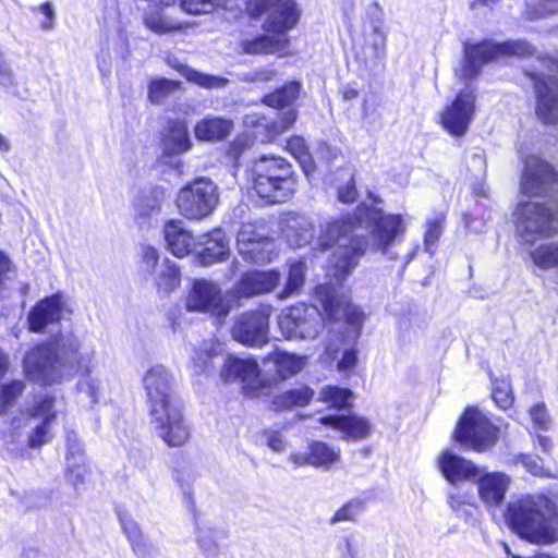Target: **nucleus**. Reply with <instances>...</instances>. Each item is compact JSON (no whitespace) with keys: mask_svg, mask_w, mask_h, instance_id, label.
Instances as JSON below:
<instances>
[{"mask_svg":"<svg viewBox=\"0 0 558 558\" xmlns=\"http://www.w3.org/2000/svg\"><path fill=\"white\" fill-rule=\"evenodd\" d=\"M340 558H357L359 543L355 535L350 534L343 537L337 545Z\"/></svg>","mask_w":558,"mask_h":558,"instance_id":"680f3d73","label":"nucleus"},{"mask_svg":"<svg viewBox=\"0 0 558 558\" xmlns=\"http://www.w3.org/2000/svg\"><path fill=\"white\" fill-rule=\"evenodd\" d=\"M167 248L177 257H184L196 248L197 240L185 229L183 221L170 220L163 226Z\"/></svg>","mask_w":558,"mask_h":558,"instance_id":"cd10ccee","label":"nucleus"},{"mask_svg":"<svg viewBox=\"0 0 558 558\" xmlns=\"http://www.w3.org/2000/svg\"><path fill=\"white\" fill-rule=\"evenodd\" d=\"M351 391L344 388L335 386H328L324 388L319 393V399L326 403H329L332 408H344L349 404Z\"/></svg>","mask_w":558,"mask_h":558,"instance_id":"864d4df0","label":"nucleus"},{"mask_svg":"<svg viewBox=\"0 0 558 558\" xmlns=\"http://www.w3.org/2000/svg\"><path fill=\"white\" fill-rule=\"evenodd\" d=\"M316 295L324 308L325 315L335 322L344 320L355 329L354 337H356L357 329L362 326L365 316L357 306L351 304L350 298L342 290L336 289L331 283L318 286Z\"/></svg>","mask_w":558,"mask_h":558,"instance_id":"ddd939ff","label":"nucleus"},{"mask_svg":"<svg viewBox=\"0 0 558 558\" xmlns=\"http://www.w3.org/2000/svg\"><path fill=\"white\" fill-rule=\"evenodd\" d=\"M276 367V373L281 379H288L303 369L306 357L286 351L275 350L267 356Z\"/></svg>","mask_w":558,"mask_h":558,"instance_id":"2f4dec72","label":"nucleus"},{"mask_svg":"<svg viewBox=\"0 0 558 558\" xmlns=\"http://www.w3.org/2000/svg\"><path fill=\"white\" fill-rule=\"evenodd\" d=\"M179 71L189 82L207 89H220L229 83L228 78L202 73L186 65H181Z\"/></svg>","mask_w":558,"mask_h":558,"instance_id":"a19ab883","label":"nucleus"},{"mask_svg":"<svg viewBox=\"0 0 558 558\" xmlns=\"http://www.w3.org/2000/svg\"><path fill=\"white\" fill-rule=\"evenodd\" d=\"M281 231L291 247H303L315 238V225L312 218L295 213L284 217Z\"/></svg>","mask_w":558,"mask_h":558,"instance_id":"b1692460","label":"nucleus"},{"mask_svg":"<svg viewBox=\"0 0 558 558\" xmlns=\"http://www.w3.org/2000/svg\"><path fill=\"white\" fill-rule=\"evenodd\" d=\"M185 306L189 312L209 313L220 318L226 317L231 310L222 296L220 287L207 280L193 283L186 296Z\"/></svg>","mask_w":558,"mask_h":558,"instance_id":"f3484780","label":"nucleus"},{"mask_svg":"<svg viewBox=\"0 0 558 558\" xmlns=\"http://www.w3.org/2000/svg\"><path fill=\"white\" fill-rule=\"evenodd\" d=\"M513 219L524 242H533L535 236L549 238L558 232V204L549 207L539 202H519Z\"/></svg>","mask_w":558,"mask_h":558,"instance_id":"6e6552de","label":"nucleus"},{"mask_svg":"<svg viewBox=\"0 0 558 558\" xmlns=\"http://www.w3.org/2000/svg\"><path fill=\"white\" fill-rule=\"evenodd\" d=\"M363 504L359 500H351L338 509L330 519L331 524L342 521H353L362 512Z\"/></svg>","mask_w":558,"mask_h":558,"instance_id":"bf43d9fd","label":"nucleus"},{"mask_svg":"<svg viewBox=\"0 0 558 558\" xmlns=\"http://www.w3.org/2000/svg\"><path fill=\"white\" fill-rule=\"evenodd\" d=\"M158 5H171L179 3L182 11L190 14L210 13L216 7L222 4L225 0H150Z\"/></svg>","mask_w":558,"mask_h":558,"instance_id":"79ce46f5","label":"nucleus"},{"mask_svg":"<svg viewBox=\"0 0 558 558\" xmlns=\"http://www.w3.org/2000/svg\"><path fill=\"white\" fill-rule=\"evenodd\" d=\"M219 204L217 184L208 178H197L185 184L177 194L175 205L184 218L203 220L209 217Z\"/></svg>","mask_w":558,"mask_h":558,"instance_id":"1a4fd4ad","label":"nucleus"},{"mask_svg":"<svg viewBox=\"0 0 558 558\" xmlns=\"http://www.w3.org/2000/svg\"><path fill=\"white\" fill-rule=\"evenodd\" d=\"M180 88V82L168 78L153 80L148 85V99L153 104H162Z\"/></svg>","mask_w":558,"mask_h":558,"instance_id":"a18cd8bd","label":"nucleus"},{"mask_svg":"<svg viewBox=\"0 0 558 558\" xmlns=\"http://www.w3.org/2000/svg\"><path fill=\"white\" fill-rule=\"evenodd\" d=\"M270 307L240 314L232 326L234 340L248 347H259L268 341Z\"/></svg>","mask_w":558,"mask_h":558,"instance_id":"2eb2a0df","label":"nucleus"},{"mask_svg":"<svg viewBox=\"0 0 558 558\" xmlns=\"http://www.w3.org/2000/svg\"><path fill=\"white\" fill-rule=\"evenodd\" d=\"M243 49L246 53H283L288 47V39L282 36L272 37L263 35L252 40L242 43Z\"/></svg>","mask_w":558,"mask_h":558,"instance_id":"e433bc0d","label":"nucleus"},{"mask_svg":"<svg viewBox=\"0 0 558 558\" xmlns=\"http://www.w3.org/2000/svg\"><path fill=\"white\" fill-rule=\"evenodd\" d=\"M475 112V95L471 86L461 90L451 105L447 106L440 114V123L452 136H463Z\"/></svg>","mask_w":558,"mask_h":558,"instance_id":"a211bd4d","label":"nucleus"},{"mask_svg":"<svg viewBox=\"0 0 558 558\" xmlns=\"http://www.w3.org/2000/svg\"><path fill=\"white\" fill-rule=\"evenodd\" d=\"M296 120V111L293 108H288L278 114V119L267 122L265 118H258L256 114L246 116L244 123L246 126H264L268 130V141L274 140L276 136L289 130Z\"/></svg>","mask_w":558,"mask_h":558,"instance_id":"c756f323","label":"nucleus"},{"mask_svg":"<svg viewBox=\"0 0 558 558\" xmlns=\"http://www.w3.org/2000/svg\"><path fill=\"white\" fill-rule=\"evenodd\" d=\"M474 483L476 484L477 495L481 501L486 507L497 508L505 500L506 494L511 485V477L504 472H490L486 466H482Z\"/></svg>","mask_w":558,"mask_h":558,"instance_id":"6ab92c4d","label":"nucleus"},{"mask_svg":"<svg viewBox=\"0 0 558 558\" xmlns=\"http://www.w3.org/2000/svg\"><path fill=\"white\" fill-rule=\"evenodd\" d=\"M341 458V451L338 447L329 446L320 440H313L308 444L306 452H292L289 456L296 468L311 465L328 471Z\"/></svg>","mask_w":558,"mask_h":558,"instance_id":"4be33fe9","label":"nucleus"},{"mask_svg":"<svg viewBox=\"0 0 558 558\" xmlns=\"http://www.w3.org/2000/svg\"><path fill=\"white\" fill-rule=\"evenodd\" d=\"M142 381L153 430L169 447L185 445L191 437V428L175 396V380L171 372L156 364L146 371Z\"/></svg>","mask_w":558,"mask_h":558,"instance_id":"f03ea898","label":"nucleus"},{"mask_svg":"<svg viewBox=\"0 0 558 558\" xmlns=\"http://www.w3.org/2000/svg\"><path fill=\"white\" fill-rule=\"evenodd\" d=\"M252 183L256 194L268 203H283L296 191L292 166L277 156H262L252 167Z\"/></svg>","mask_w":558,"mask_h":558,"instance_id":"39448f33","label":"nucleus"},{"mask_svg":"<svg viewBox=\"0 0 558 558\" xmlns=\"http://www.w3.org/2000/svg\"><path fill=\"white\" fill-rule=\"evenodd\" d=\"M66 478L72 485L77 486L84 482L85 475L87 473L85 456H77L76 459L69 458L66 460Z\"/></svg>","mask_w":558,"mask_h":558,"instance_id":"6e6d98bb","label":"nucleus"},{"mask_svg":"<svg viewBox=\"0 0 558 558\" xmlns=\"http://www.w3.org/2000/svg\"><path fill=\"white\" fill-rule=\"evenodd\" d=\"M439 468L451 484H458L464 481L475 480L482 465L474 464L472 461L457 456L450 451H445L439 460Z\"/></svg>","mask_w":558,"mask_h":558,"instance_id":"393cba45","label":"nucleus"},{"mask_svg":"<svg viewBox=\"0 0 558 558\" xmlns=\"http://www.w3.org/2000/svg\"><path fill=\"white\" fill-rule=\"evenodd\" d=\"M369 46L373 49V56L375 58L383 57L386 50L385 34L375 28L369 39Z\"/></svg>","mask_w":558,"mask_h":558,"instance_id":"e2e57ef3","label":"nucleus"},{"mask_svg":"<svg viewBox=\"0 0 558 558\" xmlns=\"http://www.w3.org/2000/svg\"><path fill=\"white\" fill-rule=\"evenodd\" d=\"M120 522L134 553L141 558L148 557L154 551V546L144 535L138 523L125 513L120 514Z\"/></svg>","mask_w":558,"mask_h":558,"instance_id":"7c9ffc66","label":"nucleus"},{"mask_svg":"<svg viewBox=\"0 0 558 558\" xmlns=\"http://www.w3.org/2000/svg\"><path fill=\"white\" fill-rule=\"evenodd\" d=\"M449 506L459 515H465V517L469 514V511L466 508L471 507V505L469 502H466L462 496H459V495H450L449 496Z\"/></svg>","mask_w":558,"mask_h":558,"instance_id":"338daca9","label":"nucleus"},{"mask_svg":"<svg viewBox=\"0 0 558 558\" xmlns=\"http://www.w3.org/2000/svg\"><path fill=\"white\" fill-rule=\"evenodd\" d=\"M145 25L156 34H168L182 28L180 22L170 20L165 14L151 12L145 17Z\"/></svg>","mask_w":558,"mask_h":558,"instance_id":"49530a36","label":"nucleus"},{"mask_svg":"<svg viewBox=\"0 0 558 558\" xmlns=\"http://www.w3.org/2000/svg\"><path fill=\"white\" fill-rule=\"evenodd\" d=\"M499 427L477 407H469L460 417L454 432L456 441L476 452H484L498 440Z\"/></svg>","mask_w":558,"mask_h":558,"instance_id":"9d476101","label":"nucleus"},{"mask_svg":"<svg viewBox=\"0 0 558 558\" xmlns=\"http://www.w3.org/2000/svg\"><path fill=\"white\" fill-rule=\"evenodd\" d=\"M529 414L531 416L533 424L538 429L547 432L551 428L553 418L544 402H539L533 405L530 409Z\"/></svg>","mask_w":558,"mask_h":558,"instance_id":"13d9d810","label":"nucleus"},{"mask_svg":"<svg viewBox=\"0 0 558 558\" xmlns=\"http://www.w3.org/2000/svg\"><path fill=\"white\" fill-rule=\"evenodd\" d=\"M93 354L77 336L64 331L27 352L23 365L29 379L49 385L72 377Z\"/></svg>","mask_w":558,"mask_h":558,"instance_id":"7ed1b4c3","label":"nucleus"},{"mask_svg":"<svg viewBox=\"0 0 558 558\" xmlns=\"http://www.w3.org/2000/svg\"><path fill=\"white\" fill-rule=\"evenodd\" d=\"M24 384L20 380L0 387V415L12 405L13 401L23 392Z\"/></svg>","mask_w":558,"mask_h":558,"instance_id":"4d7b16f0","label":"nucleus"},{"mask_svg":"<svg viewBox=\"0 0 558 558\" xmlns=\"http://www.w3.org/2000/svg\"><path fill=\"white\" fill-rule=\"evenodd\" d=\"M356 361V352L352 349H345L342 353L341 360L338 362V368L340 371L352 369L355 366Z\"/></svg>","mask_w":558,"mask_h":558,"instance_id":"774afa93","label":"nucleus"},{"mask_svg":"<svg viewBox=\"0 0 558 558\" xmlns=\"http://www.w3.org/2000/svg\"><path fill=\"white\" fill-rule=\"evenodd\" d=\"M306 274V264L303 260H292L289 263L288 275L283 289L277 294V299L286 300L300 293Z\"/></svg>","mask_w":558,"mask_h":558,"instance_id":"4c0bfd02","label":"nucleus"},{"mask_svg":"<svg viewBox=\"0 0 558 558\" xmlns=\"http://www.w3.org/2000/svg\"><path fill=\"white\" fill-rule=\"evenodd\" d=\"M233 123L231 120L222 118H206L199 121L195 126V136L201 141H215L227 137Z\"/></svg>","mask_w":558,"mask_h":558,"instance_id":"c9c22d12","label":"nucleus"},{"mask_svg":"<svg viewBox=\"0 0 558 558\" xmlns=\"http://www.w3.org/2000/svg\"><path fill=\"white\" fill-rule=\"evenodd\" d=\"M239 254L248 263L265 264L272 260L275 244L265 228L244 223L238 233Z\"/></svg>","mask_w":558,"mask_h":558,"instance_id":"dca6fc26","label":"nucleus"},{"mask_svg":"<svg viewBox=\"0 0 558 558\" xmlns=\"http://www.w3.org/2000/svg\"><path fill=\"white\" fill-rule=\"evenodd\" d=\"M356 194L353 177L350 175L349 182L338 190V199L342 203L350 204L355 201Z\"/></svg>","mask_w":558,"mask_h":558,"instance_id":"69168bd1","label":"nucleus"},{"mask_svg":"<svg viewBox=\"0 0 558 558\" xmlns=\"http://www.w3.org/2000/svg\"><path fill=\"white\" fill-rule=\"evenodd\" d=\"M313 397L314 391L311 388L301 386L275 397L272 403L277 410H286L294 407H305Z\"/></svg>","mask_w":558,"mask_h":558,"instance_id":"ea45409f","label":"nucleus"},{"mask_svg":"<svg viewBox=\"0 0 558 558\" xmlns=\"http://www.w3.org/2000/svg\"><path fill=\"white\" fill-rule=\"evenodd\" d=\"M320 423L340 430L347 440H357L366 437L371 429L367 420L354 415L323 416Z\"/></svg>","mask_w":558,"mask_h":558,"instance_id":"c85d7f7f","label":"nucleus"},{"mask_svg":"<svg viewBox=\"0 0 558 558\" xmlns=\"http://www.w3.org/2000/svg\"><path fill=\"white\" fill-rule=\"evenodd\" d=\"M220 344L213 338L204 340L201 345L193 349L192 361L196 372L209 373L220 359Z\"/></svg>","mask_w":558,"mask_h":558,"instance_id":"473e14b6","label":"nucleus"},{"mask_svg":"<svg viewBox=\"0 0 558 558\" xmlns=\"http://www.w3.org/2000/svg\"><path fill=\"white\" fill-rule=\"evenodd\" d=\"M259 367L253 359L229 357L223 361L221 376L225 380H241L247 388L259 386Z\"/></svg>","mask_w":558,"mask_h":558,"instance_id":"a878e982","label":"nucleus"},{"mask_svg":"<svg viewBox=\"0 0 558 558\" xmlns=\"http://www.w3.org/2000/svg\"><path fill=\"white\" fill-rule=\"evenodd\" d=\"M558 190V173L544 159L530 156L524 160L520 191L526 196H545Z\"/></svg>","mask_w":558,"mask_h":558,"instance_id":"4468645a","label":"nucleus"},{"mask_svg":"<svg viewBox=\"0 0 558 558\" xmlns=\"http://www.w3.org/2000/svg\"><path fill=\"white\" fill-rule=\"evenodd\" d=\"M253 15L267 14L264 27L267 32L284 35L299 22L301 10L295 0H256L248 4Z\"/></svg>","mask_w":558,"mask_h":558,"instance_id":"f8f14e48","label":"nucleus"},{"mask_svg":"<svg viewBox=\"0 0 558 558\" xmlns=\"http://www.w3.org/2000/svg\"><path fill=\"white\" fill-rule=\"evenodd\" d=\"M558 12V0H526L525 14L530 20L544 19Z\"/></svg>","mask_w":558,"mask_h":558,"instance_id":"09e8293b","label":"nucleus"},{"mask_svg":"<svg viewBox=\"0 0 558 558\" xmlns=\"http://www.w3.org/2000/svg\"><path fill=\"white\" fill-rule=\"evenodd\" d=\"M76 388L81 396L84 395L88 399V402L94 404L98 401V396L102 387L99 378L88 371L81 377Z\"/></svg>","mask_w":558,"mask_h":558,"instance_id":"3c124183","label":"nucleus"},{"mask_svg":"<svg viewBox=\"0 0 558 558\" xmlns=\"http://www.w3.org/2000/svg\"><path fill=\"white\" fill-rule=\"evenodd\" d=\"M535 48L525 40L505 41L495 44L490 40L476 45L464 44V58L457 75L463 78H473L481 72L482 66L500 56H514L526 58L533 56Z\"/></svg>","mask_w":558,"mask_h":558,"instance_id":"0eeeda50","label":"nucleus"},{"mask_svg":"<svg viewBox=\"0 0 558 558\" xmlns=\"http://www.w3.org/2000/svg\"><path fill=\"white\" fill-rule=\"evenodd\" d=\"M287 148L290 153L298 159V161L303 166L305 172H308V168L311 167V156L307 151V147L305 141L301 136H293L288 141Z\"/></svg>","mask_w":558,"mask_h":558,"instance_id":"5fc2aeb1","label":"nucleus"},{"mask_svg":"<svg viewBox=\"0 0 558 558\" xmlns=\"http://www.w3.org/2000/svg\"><path fill=\"white\" fill-rule=\"evenodd\" d=\"M154 283L160 294L169 295L181 283L179 267L168 258H165L154 274Z\"/></svg>","mask_w":558,"mask_h":558,"instance_id":"72a5a7b5","label":"nucleus"},{"mask_svg":"<svg viewBox=\"0 0 558 558\" xmlns=\"http://www.w3.org/2000/svg\"><path fill=\"white\" fill-rule=\"evenodd\" d=\"M66 460L69 458L76 459L77 456H84L83 446L74 432H69L66 435Z\"/></svg>","mask_w":558,"mask_h":558,"instance_id":"0e129e2a","label":"nucleus"},{"mask_svg":"<svg viewBox=\"0 0 558 558\" xmlns=\"http://www.w3.org/2000/svg\"><path fill=\"white\" fill-rule=\"evenodd\" d=\"M324 325L323 314L316 306L299 303L284 308L278 316V326L286 339H315Z\"/></svg>","mask_w":558,"mask_h":558,"instance_id":"9b49d317","label":"nucleus"},{"mask_svg":"<svg viewBox=\"0 0 558 558\" xmlns=\"http://www.w3.org/2000/svg\"><path fill=\"white\" fill-rule=\"evenodd\" d=\"M300 84L291 82L264 98V102L277 109L289 107L299 96Z\"/></svg>","mask_w":558,"mask_h":558,"instance_id":"37998d69","label":"nucleus"},{"mask_svg":"<svg viewBox=\"0 0 558 558\" xmlns=\"http://www.w3.org/2000/svg\"><path fill=\"white\" fill-rule=\"evenodd\" d=\"M515 464H521L526 472L538 477H550L551 472L543 463V459L535 454L521 453L514 459Z\"/></svg>","mask_w":558,"mask_h":558,"instance_id":"8fccbe9b","label":"nucleus"},{"mask_svg":"<svg viewBox=\"0 0 558 558\" xmlns=\"http://www.w3.org/2000/svg\"><path fill=\"white\" fill-rule=\"evenodd\" d=\"M371 230V247L386 254L388 248L405 231L401 215H385L373 206L360 205L351 218L335 219L320 226L314 250L322 252L335 246L328 260L327 275L336 282L344 281L364 255L366 242L360 229Z\"/></svg>","mask_w":558,"mask_h":558,"instance_id":"f257e3e1","label":"nucleus"},{"mask_svg":"<svg viewBox=\"0 0 558 558\" xmlns=\"http://www.w3.org/2000/svg\"><path fill=\"white\" fill-rule=\"evenodd\" d=\"M66 303L62 293H54L38 302L28 314L29 330L44 332L52 324L60 322Z\"/></svg>","mask_w":558,"mask_h":558,"instance_id":"412c9836","label":"nucleus"},{"mask_svg":"<svg viewBox=\"0 0 558 558\" xmlns=\"http://www.w3.org/2000/svg\"><path fill=\"white\" fill-rule=\"evenodd\" d=\"M165 198V190L161 186H151L144 190L133 202L136 211L142 216H148L160 210Z\"/></svg>","mask_w":558,"mask_h":558,"instance_id":"58836bf2","label":"nucleus"},{"mask_svg":"<svg viewBox=\"0 0 558 558\" xmlns=\"http://www.w3.org/2000/svg\"><path fill=\"white\" fill-rule=\"evenodd\" d=\"M161 263H159V254L153 246H144L142 248V268L154 275Z\"/></svg>","mask_w":558,"mask_h":558,"instance_id":"052dcab7","label":"nucleus"},{"mask_svg":"<svg viewBox=\"0 0 558 558\" xmlns=\"http://www.w3.org/2000/svg\"><path fill=\"white\" fill-rule=\"evenodd\" d=\"M444 216L438 215L426 221V230L424 235L425 252L433 254L437 242L442 233Z\"/></svg>","mask_w":558,"mask_h":558,"instance_id":"603ef678","label":"nucleus"},{"mask_svg":"<svg viewBox=\"0 0 558 558\" xmlns=\"http://www.w3.org/2000/svg\"><path fill=\"white\" fill-rule=\"evenodd\" d=\"M538 70L526 71L534 82L536 116L545 124L558 123V59L537 54Z\"/></svg>","mask_w":558,"mask_h":558,"instance_id":"423d86ee","label":"nucleus"},{"mask_svg":"<svg viewBox=\"0 0 558 558\" xmlns=\"http://www.w3.org/2000/svg\"><path fill=\"white\" fill-rule=\"evenodd\" d=\"M531 257L534 265L542 269L558 268V241L539 245Z\"/></svg>","mask_w":558,"mask_h":558,"instance_id":"c03bdc74","label":"nucleus"},{"mask_svg":"<svg viewBox=\"0 0 558 558\" xmlns=\"http://www.w3.org/2000/svg\"><path fill=\"white\" fill-rule=\"evenodd\" d=\"M281 281L277 270L248 271L235 283L233 292L239 298H254L274 291Z\"/></svg>","mask_w":558,"mask_h":558,"instance_id":"5701e85b","label":"nucleus"},{"mask_svg":"<svg viewBox=\"0 0 558 558\" xmlns=\"http://www.w3.org/2000/svg\"><path fill=\"white\" fill-rule=\"evenodd\" d=\"M492 398L501 410H508L513 405L514 397L510 383L507 379L493 381Z\"/></svg>","mask_w":558,"mask_h":558,"instance_id":"de8ad7c7","label":"nucleus"},{"mask_svg":"<svg viewBox=\"0 0 558 558\" xmlns=\"http://www.w3.org/2000/svg\"><path fill=\"white\" fill-rule=\"evenodd\" d=\"M512 531L534 544H553L558 541L557 509L543 495L520 496L508 504L505 514Z\"/></svg>","mask_w":558,"mask_h":558,"instance_id":"20e7f679","label":"nucleus"},{"mask_svg":"<svg viewBox=\"0 0 558 558\" xmlns=\"http://www.w3.org/2000/svg\"><path fill=\"white\" fill-rule=\"evenodd\" d=\"M190 147L191 141L186 124L182 121H170L163 141L165 151L171 155H180L187 151Z\"/></svg>","mask_w":558,"mask_h":558,"instance_id":"f704fd0d","label":"nucleus"},{"mask_svg":"<svg viewBox=\"0 0 558 558\" xmlns=\"http://www.w3.org/2000/svg\"><path fill=\"white\" fill-rule=\"evenodd\" d=\"M197 246H203L198 253V259L204 266L225 260L229 255V240L220 229L199 235L196 242Z\"/></svg>","mask_w":558,"mask_h":558,"instance_id":"bb28decb","label":"nucleus"},{"mask_svg":"<svg viewBox=\"0 0 558 558\" xmlns=\"http://www.w3.org/2000/svg\"><path fill=\"white\" fill-rule=\"evenodd\" d=\"M57 403L56 397L45 396L29 410L31 417L26 420L27 422L34 418L41 420L39 424L33 426V432L28 436V446L31 448H39L50 441L52 437L50 427L58 414V410L54 409Z\"/></svg>","mask_w":558,"mask_h":558,"instance_id":"aec40b11","label":"nucleus"}]
</instances>
